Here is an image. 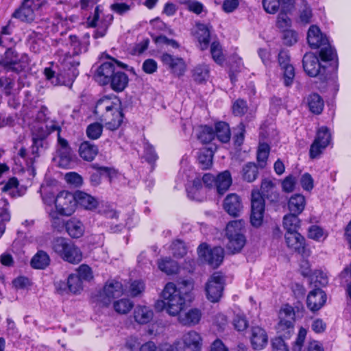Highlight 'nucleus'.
<instances>
[{"mask_svg":"<svg viewBox=\"0 0 351 351\" xmlns=\"http://www.w3.org/2000/svg\"><path fill=\"white\" fill-rule=\"evenodd\" d=\"M223 207L230 216H239L243 208L241 197L236 193L228 194L223 201Z\"/></svg>","mask_w":351,"mask_h":351,"instance_id":"nucleus-25","label":"nucleus"},{"mask_svg":"<svg viewBox=\"0 0 351 351\" xmlns=\"http://www.w3.org/2000/svg\"><path fill=\"white\" fill-rule=\"evenodd\" d=\"M123 293L122 284L117 280H108L103 288V290L97 295V301L103 306H108L111 302Z\"/></svg>","mask_w":351,"mask_h":351,"instance_id":"nucleus-15","label":"nucleus"},{"mask_svg":"<svg viewBox=\"0 0 351 351\" xmlns=\"http://www.w3.org/2000/svg\"><path fill=\"white\" fill-rule=\"evenodd\" d=\"M215 137L223 143L230 141L231 137L230 128L225 121H218L215 124Z\"/></svg>","mask_w":351,"mask_h":351,"instance_id":"nucleus-37","label":"nucleus"},{"mask_svg":"<svg viewBox=\"0 0 351 351\" xmlns=\"http://www.w3.org/2000/svg\"><path fill=\"white\" fill-rule=\"evenodd\" d=\"M330 140L331 136L328 128H320L317 130L316 137L311 145L309 150L310 158L312 159L317 158L329 145Z\"/></svg>","mask_w":351,"mask_h":351,"instance_id":"nucleus-18","label":"nucleus"},{"mask_svg":"<svg viewBox=\"0 0 351 351\" xmlns=\"http://www.w3.org/2000/svg\"><path fill=\"white\" fill-rule=\"evenodd\" d=\"M27 54L19 55L16 51L10 47L6 49L0 60V65L5 70L19 73L25 70L29 64Z\"/></svg>","mask_w":351,"mask_h":351,"instance_id":"nucleus-7","label":"nucleus"},{"mask_svg":"<svg viewBox=\"0 0 351 351\" xmlns=\"http://www.w3.org/2000/svg\"><path fill=\"white\" fill-rule=\"evenodd\" d=\"M75 197L77 204L80 205L86 210H93L98 206L97 199L85 192L77 191L75 192Z\"/></svg>","mask_w":351,"mask_h":351,"instance_id":"nucleus-30","label":"nucleus"},{"mask_svg":"<svg viewBox=\"0 0 351 351\" xmlns=\"http://www.w3.org/2000/svg\"><path fill=\"white\" fill-rule=\"evenodd\" d=\"M302 66L306 73L310 77L318 76L322 82H327L331 77L327 66L319 62L318 57L313 53H306L303 56Z\"/></svg>","mask_w":351,"mask_h":351,"instance_id":"nucleus-6","label":"nucleus"},{"mask_svg":"<svg viewBox=\"0 0 351 351\" xmlns=\"http://www.w3.org/2000/svg\"><path fill=\"white\" fill-rule=\"evenodd\" d=\"M51 247L66 262L78 264L82 260V251L69 239L56 237L51 242Z\"/></svg>","mask_w":351,"mask_h":351,"instance_id":"nucleus-4","label":"nucleus"},{"mask_svg":"<svg viewBox=\"0 0 351 351\" xmlns=\"http://www.w3.org/2000/svg\"><path fill=\"white\" fill-rule=\"evenodd\" d=\"M250 343L254 350H261L268 343V335L265 330L260 326L251 328Z\"/></svg>","mask_w":351,"mask_h":351,"instance_id":"nucleus-23","label":"nucleus"},{"mask_svg":"<svg viewBox=\"0 0 351 351\" xmlns=\"http://www.w3.org/2000/svg\"><path fill=\"white\" fill-rule=\"evenodd\" d=\"M158 268L167 274H176L179 267L176 261L171 258H165L158 262Z\"/></svg>","mask_w":351,"mask_h":351,"instance_id":"nucleus-47","label":"nucleus"},{"mask_svg":"<svg viewBox=\"0 0 351 351\" xmlns=\"http://www.w3.org/2000/svg\"><path fill=\"white\" fill-rule=\"evenodd\" d=\"M128 82L129 78L128 75L118 69L112 78H110L108 84H110V88L114 91L119 93L125 89Z\"/></svg>","mask_w":351,"mask_h":351,"instance_id":"nucleus-28","label":"nucleus"},{"mask_svg":"<svg viewBox=\"0 0 351 351\" xmlns=\"http://www.w3.org/2000/svg\"><path fill=\"white\" fill-rule=\"evenodd\" d=\"M209 73L210 70L208 65L199 64L193 70V77L195 82L202 83L208 79Z\"/></svg>","mask_w":351,"mask_h":351,"instance_id":"nucleus-48","label":"nucleus"},{"mask_svg":"<svg viewBox=\"0 0 351 351\" xmlns=\"http://www.w3.org/2000/svg\"><path fill=\"white\" fill-rule=\"evenodd\" d=\"M305 205V197L301 194H294L288 202V208L290 213L298 215L304 210Z\"/></svg>","mask_w":351,"mask_h":351,"instance_id":"nucleus-38","label":"nucleus"},{"mask_svg":"<svg viewBox=\"0 0 351 351\" xmlns=\"http://www.w3.org/2000/svg\"><path fill=\"white\" fill-rule=\"evenodd\" d=\"M193 289V283L189 280L178 282L176 286L173 282H168L162 292V297L167 300V313L172 316L178 315L184 309L188 294Z\"/></svg>","mask_w":351,"mask_h":351,"instance_id":"nucleus-2","label":"nucleus"},{"mask_svg":"<svg viewBox=\"0 0 351 351\" xmlns=\"http://www.w3.org/2000/svg\"><path fill=\"white\" fill-rule=\"evenodd\" d=\"M69 40L73 52L66 53L62 66L63 72L56 74L50 68L45 69L46 77L51 80L52 83L56 85H64L71 87L75 78L79 75L77 66L80 65L79 55L82 53L86 52L89 42L87 40H80L75 35H70Z\"/></svg>","mask_w":351,"mask_h":351,"instance_id":"nucleus-1","label":"nucleus"},{"mask_svg":"<svg viewBox=\"0 0 351 351\" xmlns=\"http://www.w3.org/2000/svg\"><path fill=\"white\" fill-rule=\"evenodd\" d=\"M197 38L201 50L208 49L210 42V30L208 25L203 23L197 24Z\"/></svg>","mask_w":351,"mask_h":351,"instance_id":"nucleus-33","label":"nucleus"},{"mask_svg":"<svg viewBox=\"0 0 351 351\" xmlns=\"http://www.w3.org/2000/svg\"><path fill=\"white\" fill-rule=\"evenodd\" d=\"M32 134V138L46 139L50 134V132H49L48 125L38 124L34 127Z\"/></svg>","mask_w":351,"mask_h":351,"instance_id":"nucleus-60","label":"nucleus"},{"mask_svg":"<svg viewBox=\"0 0 351 351\" xmlns=\"http://www.w3.org/2000/svg\"><path fill=\"white\" fill-rule=\"evenodd\" d=\"M291 59L289 52L286 50H280L278 56V62L282 71L284 84L290 86L295 78V68L290 63Z\"/></svg>","mask_w":351,"mask_h":351,"instance_id":"nucleus-19","label":"nucleus"},{"mask_svg":"<svg viewBox=\"0 0 351 351\" xmlns=\"http://www.w3.org/2000/svg\"><path fill=\"white\" fill-rule=\"evenodd\" d=\"M285 239L287 247L302 257H308L311 250L306 243L305 238L298 232H286Z\"/></svg>","mask_w":351,"mask_h":351,"instance_id":"nucleus-16","label":"nucleus"},{"mask_svg":"<svg viewBox=\"0 0 351 351\" xmlns=\"http://www.w3.org/2000/svg\"><path fill=\"white\" fill-rule=\"evenodd\" d=\"M319 56L321 60L326 63L331 62L330 65L327 66L328 72L329 74H331L332 78H336L338 69V59L335 49L330 45L323 47L319 51Z\"/></svg>","mask_w":351,"mask_h":351,"instance_id":"nucleus-22","label":"nucleus"},{"mask_svg":"<svg viewBox=\"0 0 351 351\" xmlns=\"http://www.w3.org/2000/svg\"><path fill=\"white\" fill-rule=\"evenodd\" d=\"M8 202L5 198L0 199V237L5 230V223L10 219V214L8 209Z\"/></svg>","mask_w":351,"mask_h":351,"instance_id":"nucleus-45","label":"nucleus"},{"mask_svg":"<svg viewBox=\"0 0 351 351\" xmlns=\"http://www.w3.org/2000/svg\"><path fill=\"white\" fill-rule=\"evenodd\" d=\"M261 194L272 202H278L279 195L275 191V184L270 180L263 179L261 186Z\"/></svg>","mask_w":351,"mask_h":351,"instance_id":"nucleus-34","label":"nucleus"},{"mask_svg":"<svg viewBox=\"0 0 351 351\" xmlns=\"http://www.w3.org/2000/svg\"><path fill=\"white\" fill-rule=\"evenodd\" d=\"M306 103L309 110L312 113L315 114H319L322 112L324 106V102L319 94H310L306 97Z\"/></svg>","mask_w":351,"mask_h":351,"instance_id":"nucleus-39","label":"nucleus"},{"mask_svg":"<svg viewBox=\"0 0 351 351\" xmlns=\"http://www.w3.org/2000/svg\"><path fill=\"white\" fill-rule=\"evenodd\" d=\"M311 281L313 282L315 288L318 287H326L328 283L327 275L322 270H316L311 277Z\"/></svg>","mask_w":351,"mask_h":351,"instance_id":"nucleus-57","label":"nucleus"},{"mask_svg":"<svg viewBox=\"0 0 351 351\" xmlns=\"http://www.w3.org/2000/svg\"><path fill=\"white\" fill-rule=\"evenodd\" d=\"M91 167L97 171V172L93 173L90 176V182L95 186L100 184L102 176L108 177L110 181H111L113 175L116 174V171L113 168L100 166L97 163L91 165Z\"/></svg>","mask_w":351,"mask_h":351,"instance_id":"nucleus-27","label":"nucleus"},{"mask_svg":"<svg viewBox=\"0 0 351 351\" xmlns=\"http://www.w3.org/2000/svg\"><path fill=\"white\" fill-rule=\"evenodd\" d=\"M326 293L320 288H315L311 291L306 298V306L311 312H316L321 309L326 304Z\"/></svg>","mask_w":351,"mask_h":351,"instance_id":"nucleus-21","label":"nucleus"},{"mask_svg":"<svg viewBox=\"0 0 351 351\" xmlns=\"http://www.w3.org/2000/svg\"><path fill=\"white\" fill-rule=\"evenodd\" d=\"M282 32V39L283 43L287 46H291L298 41L297 33L291 29H284Z\"/></svg>","mask_w":351,"mask_h":351,"instance_id":"nucleus-63","label":"nucleus"},{"mask_svg":"<svg viewBox=\"0 0 351 351\" xmlns=\"http://www.w3.org/2000/svg\"><path fill=\"white\" fill-rule=\"evenodd\" d=\"M59 215H60V214L56 210H51L49 213L52 228L57 232H61L66 228V222Z\"/></svg>","mask_w":351,"mask_h":351,"instance_id":"nucleus-50","label":"nucleus"},{"mask_svg":"<svg viewBox=\"0 0 351 351\" xmlns=\"http://www.w3.org/2000/svg\"><path fill=\"white\" fill-rule=\"evenodd\" d=\"M202 317L200 310L191 308L184 315H180L179 320L184 326H194L199 323Z\"/></svg>","mask_w":351,"mask_h":351,"instance_id":"nucleus-41","label":"nucleus"},{"mask_svg":"<svg viewBox=\"0 0 351 351\" xmlns=\"http://www.w3.org/2000/svg\"><path fill=\"white\" fill-rule=\"evenodd\" d=\"M295 319L293 308L291 306L286 305L280 312L278 332L282 333L285 337H289L293 332Z\"/></svg>","mask_w":351,"mask_h":351,"instance_id":"nucleus-17","label":"nucleus"},{"mask_svg":"<svg viewBox=\"0 0 351 351\" xmlns=\"http://www.w3.org/2000/svg\"><path fill=\"white\" fill-rule=\"evenodd\" d=\"M225 285V276L220 271L214 272L205 285L207 299L213 303L218 302L223 295Z\"/></svg>","mask_w":351,"mask_h":351,"instance_id":"nucleus-8","label":"nucleus"},{"mask_svg":"<svg viewBox=\"0 0 351 351\" xmlns=\"http://www.w3.org/2000/svg\"><path fill=\"white\" fill-rule=\"evenodd\" d=\"M307 41L312 49H318L324 45H328V40L320 29L316 25H311L307 32Z\"/></svg>","mask_w":351,"mask_h":351,"instance_id":"nucleus-24","label":"nucleus"},{"mask_svg":"<svg viewBox=\"0 0 351 351\" xmlns=\"http://www.w3.org/2000/svg\"><path fill=\"white\" fill-rule=\"evenodd\" d=\"M49 263V256L43 250H38L30 261L31 267L36 269H45Z\"/></svg>","mask_w":351,"mask_h":351,"instance_id":"nucleus-40","label":"nucleus"},{"mask_svg":"<svg viewBox=\"0 0 351 351\" xmlns=\"http://www.w3.org/2000/svg\"><path fill=\"white\" fill-rule=\"evenodd\" d=\"M100 12L99 5H97L93 17H88L87 19L89 27H97L93 35L95 38L104 37L114 20V16L112 14H104L99 21Z\"/></svg>","mask_w":351,"mask_h":351,"instance_id":"nucleus-10","label":"nucleus"},{"mask_svg":"<svg viewBox=\"0 0 351 351\" xmlns=\"http://www.w3.org/2000/svg\"><path fill=\"white\" fill-rule=\"evenodd\" d=\"M121 106V102L119 99L114 102L110 98L104 97L97 101L94 113L103 117L106 129L114 131L123 122L124 114Z\"/></svg>","mask_w":351,"mask_h":351,"instance_id":"nucleus-3","label":"nucleus"},{"mask_svg":"<svg viewBox=\"0 0 351 351\" xmlns=\"http://www.w3.org/2000/svg\"><path fill=\"white\" fill-rule=\"evenodd\" d=\"M258 175V168L254 162H247L242 168V178L247 182H254L257 178Z\"/></svg>","mask_w":351,"mask_h":351,"instance_id":"nucleus-43","label":"nucleus"},{"mask_svg":"<svg viewBox=\"0 0 351 351\" xmlns=\"http://www.w3.org/2000/svg\"><path fill=\"white\" fill-rule=\"evenodd\" d=\"M152 310L146 306H137L134 311V318L140 324H146L153 319Z\"/></svg>","mask_w":351,"mask_h":351,"instance_id":"nucleus-35","label":"nucleus"},{"mask_svg":"<svg viewBox=\"0 0 351 351\" xmlns=\"http://www.w3.org/2000/svg\"><path fill=\"white\" fill-rule=\"evenodd\" d=\"M232 108L235 116L241 117L247 112L248 106L245 100L238 99L233 103Z\"/></svg>","mask_w":351,"mask_h":351,"instance_id":"nucleus-59","label":"nucleus"},{"mask_svg":"<svg viewBox=\"0 0 351 351\" xmlns=\"http://www.w3.org/2000/svg\"><path fill=\"white\" fill-rule=\"evenodd\" d=\"M244 223L242 221H232L226 228V236L228 240L227 250L232 254L239 252L246 243Z\"/></svg>","mask_w":351,"mask_h":351,"instance_id":"nucleus-5","label":"nucleus"},{"mask_svg":"<svg viewBox=\"0 0 351 351\" xmlns=\"http://www.w3.org/2000/svg\"><path fill=\"white\" fill-rule=\"evenodd\" d=\"M99 153V148L95 143L85 141L79 147L80 156L86 161H93Z\"/></svg>","mask_w":351,"mask_h":351,"instance_id":"nucleus-29","label":"nucleus"},{"mask_svg":"<svg viewBox=\"0 0 351 351\" xmlns=\"http://www.w3.org/2000/svg\"><path fill=\"white\" fill-rule=\"evenodd\" d=\"M160 58L163 65L173 75L178 77L184 75L186 65L182 58L164 53Z\"/></svg>","mask_w":351,"mask_h":351,"instance_id":"nucleus-20","label":"nucleus"},{"mask_svg":"<svg viewBox=\"0 0 351 351\" xmlns=\"http://www.w3.org/2000/svg\"><path fill=\"white\" fill-rule=\"evenodd\" d=\"M265 202L260 191H252L251 195L250 223L255 228L260 227L263 222Z\"/></svg>","mask_w":351,"mask_h":351,"instance_id":"nucleus-14","label":"nucleus"},{"mask_svg":"<svg viewBox=\"0 0 351 351\" xmlns=\"http://www.w3.org/2000/svg\"><path fill=\"white\" fill-rule=\"evenodd\" d=\"M19 186V181L16 178L12 177L8 180V181L5 184V185L2 187L1 191L3 192L8 193L9 195L15 197L17 196H21L19 191L16 190Z\"/></svg>","mask_w":351,"mask_h":351,"instance_id":"nucleus-53","label":"nucleus"},{"mask_svg":"<svg viewBox=\"0 0 351 351\" xmlns=\"http://www.w3.org/2000/svg\"><path fill=\"white\" fill-rule=\"evenodd\" d=\"M123 0H114V2L110 5V9L114 13L119 16L128 14L134 7V3L123 2Z\"/></svg>","mask_w":351,"mask_h":351,"instance_id":"nucleus-42","label":"nucleus"},{"mask_svg":"<svg viewBox=\"0 0 351 351\" xmlns=\"http://www.w3.org/2000/svg\"><path fill=\"white\" fill-rule=\"evenodd\" d=\"M197 138L203 144L210 143L216 138L214 129L207 125L199 126Z\"/></svg>","mask_w":351,"mask_h":351,"instance_id":"nucleus-46","label":"nucleus"},{"mask_svg":"<svg viewBox=\"0 0 351 351\" xmlns=\"http://www.w3.org/2000/svg\"><path fill=\"white\" fill-rule=\"evenodd\" d=\"M197 253L199 258L214 269L217 268L222 263L224 258V250L221 247L210 248L206 243L199 245Z\"/></svg>","mask_w":351,"mask_h":351,"instance_id":"nucleus-12","label":"nucleus"},{"mask_svg":"<svg viewBox=\"0 0 351 351\" xmlns=\"http://www.w3.org/2000/svg\"><path fill=\"white\" fill-rule=\"evenodd\" d=\"M158 351H185V346L181 340H176L171 344L165 343L160 345Z\"/></svg>","mask_w":351,"mask_h":351,"instance_id":"nucleus-58","label":"nucleus"},{"mask_svg":"<svg viewBox=\"0 0 351 351\" xmlns=\"http://www.w3.org/2000/svg\"><path fill=\"white\" fill-rule=\"evenodd\" d=\"M204 184L211 187L215 186L219 195H223L232 184V180L229 171H224L215 177L211 173H205L202 179Z\"/></svg>","mask_w":351,"mask_h":351,"instance_id":"nucleus-11","label":"nucleus"},{"mask_svg":"<svg viewBox=\"0 0 351 351\" xmlns=\"http://www.w3.org/2000/svg\"><path fill=\"white\" fill-rule=\"evenodd\" d=\"M54 204L56 210L62 216H71L75 210L77 206L75 193L67 191H60L56 196Z\"/></svg>","mask_w":351,"mask_h":351,"instance_id":"nucleus-13","label":"nucleus"},{"mask_svg":"<svg viewBox=\"0 0 351 351\" xmlns=\"http://www.w3.org/2000/svg\"><path fill=\"white\" fill-rule=\"evenodd\" d=\"M65 230L72 238L78 239L84 234V226L77 219L71 218L66 222Z\"/></svg>","mask_w":351,"mask_h":351,"instance_id":"nucleus-36","label":"nucleus"},{"mask_svg":"<svg viewBox=\"0 0 351 351\" xmlns=\"http://www.w3.org/2000/svg\"><path fill=\"white\" fill-rule=\"evenodd\" d=\"M107 58L111 61L103 62L96 70L94 75L95 80L101 86H106L109 84L110 78L118 69L117 67L127 69L128 65L114 58L107 56Z\"/></svg>","mask_w":351,"mask_h":351,"instance_id":"nucleus-9","label":"nucleus"},{"mask_svg":"<svg viewBox=\"0 0 351 351\" xmlns=\"http://www.w3.org/2000/svg\"><path fill=\"white\" fill-rule=\"evenodd\" d=\"M143 157L149 163L154 162L158 158V156L154 150V147L148 141L144 143Z\"/></svg>","mask_w":351,"mask_h":351,"instance_id":"nucleus-61","label":"nucleus"},{"mask_svg":"<svg viewBox=\"0 0 351 351\" xmlns=\"http://www.w3.org/2000/svg\"><path fill=\"white\" fill-rule=\"evenodd\" d=\"M29 0H23L21 6L15 10L12 17L19 19L22 22L31 23L34 20V12Z\"/></svg>","mask_w":351,"mask_h":351,"instance_id":"nucleus-26","label":"nucleus"},{"mask_svg":"<svg viewBox=\"0 0 351 351\" xmlns=\"http://www.w3.org/2000/svg\"><path fill=\"white\" fill-rule=\"evenodd\" d=\"M67 286L71 292L77 293L82 289V281L76 274H72L67 278Z\"/></svg>","mask_w":351,"mask_h":351,"instance_id":"nucleus-52","label":"nucleus"},{"mask_svg":"<svg viewBox=\"0 0 351 351\" xmlns=\"http://www.w3.org/2000/svg\"><path fill=\"white\" fill-rule=\"evenodd\" d=\"M216 147H203L198 152L197 160L202 169H208L213 165V158Z\"/></svg>","mask_w":351,"mask_h":351,"instance_id":"nucleus-31","label":"nucleus"},{"mask_svg":"<svg viewBox=\"0 0 351 351\" xmlns=\"http://www.w3.org/2000/svg\"><path fill=\"white\" fill-rule=\"evenodd\" d=\"M59 158V166L62 168H68L72 162L73 154L71 148L57 149Z\"/></svg>","mask_w":351,"mask_h":351,"instance_id":"nucleus-51","label":"nucleus"},{"mask_svg":"<svg viewBox=\"0 0 351 351\" xmlns=\"http://www.w3.org/2000/svg\"><path fill=\"white\" fill-rule=\"evenodd\" d=\"M283 227L287 230L286 232H298L300 228V219L298 215L289 213L283 217Z\"/></svg>","mask_w":351,"mask_h":351,"instance_id":"nucleus-44","label":"nucleus"},{"mask_svg":"<svg viewBox=\"0 0 351 351\" xmlns=\"http://www.w3.org/2000/svg\"><path fill=\"white\" fill-rule=\"evenodd\" d=\"M103 131V126L101 123L95 122L88 125L86 128V135L90 139L99 138Z\"/></svg>","mask_w":351,"mask_h":351,"instance_id":"nucleus-56","label":"nucleus"},{"mask_svg":"<svg viewBox=\"0 0 351 351\" xmlns=\"http://www.w3.org/2000/svg\"><path fill=\"white\" fill-rule=\"evenodd\" d=\"M172 253L175 257L182 258L186 254V248L184 243L180 240H176L171 245Z\"/></svg>","mask_w":351,"mask_h":351,"instance_id":"nucleus-62","label":"nucleus"},{"mask_svg":"<svg viewBox=\"0 0 351 351\" xmlns=\"http://www.w3.org/2000/svg\"><path fill=\"white\" fill-rule=\"evenodd\" d=\"M133 307V303L129 299H121L114 302V309L120 314L128 313Z\"/></svg>","mask_w":351,"mask_h":351,"instance_id":"nucleus-54","label":"nucleus"},{"mask_svg":"<svg viewBox=\"0 0 351 351\" xmlns=\"http://www.w3.org/2000/svg\"><path fill=\"white\" fill-rule=\"evenodd\" d=\"M185 348H188L191 351H199L202 347V339L200 335L195 331L191 330L183 336Z\"/></svg>","mask_w":351,"mask_h":351,"instance_id":"nucleus-32","label":"nucleus"},{"mask_svg":"<svg viewBox=\"0 0 351 351\" xmlns=\"http://www.w3.org/2000/svg\"><path fill=\"white\" fill-rule=\"evenodd\" d=\"M210 53L214 61L221 64L224 61V57L222 53L221 47L219 42L214 41L210 45Z\"/></svg>","mask_w":351,"mask_h":351,"instance_id":"nucleus-55","label":"nucleus"},{"mask_svg":"<svg viewBox=\"0 0 351 351\" xmlns=\"http://www.w3.org/2000/svg\"><path fill=\"white\" fill-rule=\"evenodd\" d=\"M269 152L270 146L269 144L267 143H261L259 144L256 154V159L258 162V165L262 169L266 166Z\"/></svg>","mask_w":351,"mask_h":351,"instance_id":"nucleus-49","label":"nucleus"},{"mask_svg":"<svg viewBox=\"0 0 351 351\" xmlns=\"http://www.w3.org/2000/svg\"><path fill=\"white\" fill-rule=\"evenodd\" d=\"M271 351H289V346L282 337H277L271 339Z\"/></svg>","mask_w":351,"mask_h":351,"instance_id":"nucleus-64","label":"nucleus"}]
</instances>
